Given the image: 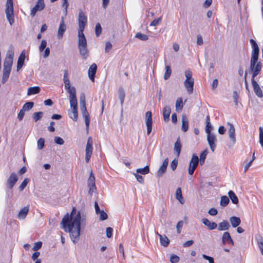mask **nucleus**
I'll return each mask as SVG.
<instances>
[{
    "label": "nucleus",
    "instance_id": "1",
    "mask_svg": "<svg viewBox=\"0 0 263 263\" xmlns=\"http://www.w3.org/2000/svg\"><path fill=\"white\" fill-rule=\"evenodd\" d=\"M81 213L73 208L69 215L67 213L63 217L61 221V228L66 232L70 233L71 239L76 243L79 239L80 234Z\"/></svg>",
    "mask_w": 263,
    "mask_h": 263
},
{
    "label": "nucleus",
    "instance_id": "2",
    "mask_svg": "<svg viewBox=\"0 0 263 263\" xmlns=\"http://www.w3.org/2000/svg\"><path fill=\"white\" fill-rule=\"evenodd\" d=\"M250 42L253 48L250 61V70L252 72V85L255 95L258 98H262L263 97L262 91L257 82L255 80V78L260 72L262 68L261 62H257L259 50L257 44L253 39H251Z\"/></svg>",
    "mask_w": 263,
    "mask_h": 263
},
{
    "label": "nucleus",
    "instance_id": "3",
    "mask_svg": "<svg viewBox=\"0 0 263 263\" xmlns=\"http://www.w3.org/2000/svg\"><path fill=\"white\" fill-rule=\"evenodd\" d=\"M63 81L65 89L69 93L70 105L71 108H72L71 111L69 113V115L71 119L74 121H76L78 118L76 90L74 87L70 86V81L68 78V71L67 70H64Z\"/></svg>",
    "mask_w": 263,
    "mask_h": 263
},
{
    "label": "nucleus",
    "instance_id": "4",
    "mask_svg": "<svg viewBox=\"0 0 263 263\" xmlns=\"http://www.w3.org/2000/svg\"><path fill=\"white\" fill-rule=\"evenodd\" d=\"M78 21V47L80 54L84 59H86L88 57V50L87 47V41L83 31L87 24V18L82 11L79 12Z\"/></svg>",
    "mask_w": 263,
    "mask_h": 263
},
{
    "label": "nucleus",
    "instance_id": "5",
    "mask_svg": "<svg viewBox=\"0 0 263 263\" xmlns=\"http://www.w3.org/2000/svg\"><path fill=\"white\" fill-rule=\"evenodd\" d=\"M13 54H7L4 63L2 83H5L8 79L13 63Z\"/></svg>",
    "mask_w": 263,
    "mask_h": 263
},
{
    "label": "nucleus",
    "instance_id": "6",
    "mask_svg": "<svg viewBox=\"0 0 263 263\" xmlns=\"http://www.w3.org/2000/svg\"><path fill=\"white\" fill-rule=\"evenodd\" d=\"M185 80L184 82V85L189 94L193 92L194 80L192 78V72L190 70L185 71Z\"/></svg>",
    "mask_w": 263,
    "mask_h": 263
},
{
    "label": "nucleus",
    "instance_id": "7",
    "mask_svg": "<svg viewBox=\"0 0 263 263\" xmlns=\"http://www.w3.org/2000/svg\"><path fill=\"white\" fill-rule=\"evenodd\" d=\"M5 12L8 21L12 25L14 22L13 1H7Z\"/></svg>",
    "mask_w": 263,
    "mask_h": 263
},
{
    "label": "nucleus",
    "instance_id": "8",
    "mask_svg": "<svg viewBox=\"0 0 263 263\" xmlns=\"http://www.w3.org/2000/svg\"><path fill=\"white\" fill-rule=\"evenodd\" d=\"M80 103L81 105V110L82 111L83 117L84 119L86 129L88 130L89 126L90 119L89 114L86 109L85 97L83 98H81Z\"/></svg>",
    "mask_w": 263,
    "mask_h": 263
},
{
    "label": "nucleus",
    "instance_id": "9",
    "mask_svg": "<svg viewBox=\"0 0 263 263\" xmlns=\"http://www.w3.org/2000/svg\"><path fill=\"white\" fill-rule=\"evenodd\" d=\"M93 141L91 137L88 138L86 146L85 148V161L88 163L91 157L93 150Z\"/></svg>",
    "mask_w": 263,
    "mask_h": 263
},
{
    "label": "nucleus",
    "instance_id": "10",
    "mask_svg": "<svg viewBox=\"0 0 263 263\" xmlns=\"http://www.w3.org/2000/svg\"><path fill=\"white\" fill-rule=\"evenodd\" d=\"M199 163V158L198 157L194 154L192 156V158L190 162L189 167V174L191 175H193L195 170L197 168L198 164Z\"/></svg>",
    "mask_w": 263,
    "mask_h": 263
},
{
    "label": "nucleus",
    "instance_id": "11",
    "mask_svg": "<svg viewBox=\"0 0 263 263\" xmlns=\"http://www.w3.org/2000/svg\"><path fill=\"white\" fill-rule=\"evenodd\" d=\"M17 180L18 177L17 175L13 172L11 174L9 177L7 179V182L6 183V185L9 189L12 190L14 186L15 185V184H16Z\"/></svg>",
    "mask_w": 263,
    "mask_h": 263
},
{
    "label": "nucleus",
    "instance_id": "12",
    "mask_svg": "<svg viewBox=\"0 0 263 263\" xmlns=\"http://www.w3.org/2000/svg\"><path fill=\"white\" fill-rule=\"evenodd\" d=\"M146 125L147 127V134L148 135L152 130V114L150 111H148L145 114Z\"/></svg>",
    "mask_w": 263,
    "mask_h": 263
},
{
    "label": "nucleus",
    "instance_id": "13",
    "mask_svg": "<svg viewBox=\"0 0 263 263\" xmlns=\"http://www.w3.org/2000/svg\"><path fill=\"white\" fill-rule=\"evenodd\" d=\"M44 7L45 4L44 1H37V4L31 9L30 15L32 16H34L37 11H41Z\"/></svg>",
    "mask_w": 263,
    "mask_h": 263
},
{
    "label": "nucleus",
    "instance_id": "14",
    "mask_svg": "<svg viewBox=\"0 0 263 263\" xmlns=\"http://www.w3.org/2000/svg\"><path fill=\"white\" fill-rule=\"evenodd\" d=\"M207 140L211 151L214 152L216 147V138L215 136L213 134H208Z\"/></svg>",
    "mask_w": 263,
    "mask_h": 263
},
{
    "label": "nucleus",
    "instance_id": "15",
    "mask_svg": "<svg viewBox=\"0 0 263 263\" xmlns=\"http://www.w3.org/2000/svg\"><path fill=\"white\" fill-rule=\"evenodd\" d=\"M66 30V25L65 24L64 17H62L60 26L58 31V36L59 39L62 38L65 31Z\"/></svg>",
    "mask_w": 263,
    "mask_h": 263
},
{
    "label": "nucleus",
    "instance_id": "16",
    "mask_svg": "<svg viewBox=\"0 0 263 263\" xmlns=\"http://www.w3.org/2000/svg\"><path fill=\"white\" fill-rule=\"evenodd\" d=\"M88 186L89 187V192H93L96 189L95 185V177L92 172H91L88 180Z\"/></svg>",
    "mask_w": 263,
    "mask_h": 263
},
{
    "label": "nucleus",
    "instance_id": "17",
    "mask_svg": "<svg viewBox=\"0 0 263 263\" xmlns=\"http://www.w3.org/2000/svg\"><path fill=\"white\" fill-rule=\"evenodd\" d=\"M222 241L223 245L228 243L234 245V241L228 232H225L223 233L222 237Z\"/></svg>",
    "mask_w": 263,
    "mask_h": 263
},
{
    "label": "nucleus",
    "instance_id": "18",
    "mask_svg": "<svg viewBox=\"0 0 263 263\" xmlns=\"http://www.w3.org/2000/svg\"><path fill=\"white\" fill-rule=\"evenodd\" d=\"M229 126V135L230 139L232 141L233 143H235L236 142L235 138V129L234 125L231 123H228Z\"/></svg>",
    "mask_w": 263,
    "mask_h": 263
},
{
    "label": "nucleus",
    "instance_id": "19",
    "mask_svg": "<svg viewBox=\"0 0 263 263\" xmlns=\"http://www.w3.org/2000/svg\"><path fill=\"white\" fill-rule=\"evenodd\" d=\"M97 66L95 63H93L90 65L88 69V76L90 79L94 82L95 76L97 71Z\"/></svg>",
    "mask_w": 263,
    "mask_h": 263
},
{
    "label": "nucleus",
    "instance_id": "20",
    "mask_svg": "<svg viewBox=\"0 0 263 263\" xmlns=\"http://www.w3.org/2000/svg\"><path fill=\"white\" fill-rule=\"evenodd\" d=\"M25 59V53L24 51H23L21 53V54L18 57V60H17V71H18L20 69H21L22 68V67H23Z\"/></svg>",
    "mask_w": 263,
    "mask_h": 263
},
{
    "label": "nucleus",
    "instance_id": "21",
    "mask_svg": "<svg viewBox=\"0 0 263 263\" xmlns=\"http://www.w3.org/2000/svg\"><path fill=\"white\" fill-rule=\"evenodd\" d=\"M203 223L207 226L210 230H214L217 227V224L215 222H211L207 218L202 219Z\"/></svg>",
    "mask_w": 263,
    "mask_h": 263
},
{
    "label": "nucleus",
    "instance_id": "22",
    "mask_svg": "<svg viewBox=\"0 0 263 263\" xmlns=\"http://www.w3.org/2000/svg\"><path fill=\"white\" fill-rule=\"evenodd\" d=\"M189 128V120L185 115L182 116V126L181 129L183 132H186Z\"/></svg>",
    "mask_w": 263,
    "mask_h": 263
},
{
    "label": "nucleus",
    "instance_id": "23",
    "mask_svg": "<svg viewBox=\"0 0 263 263\" xmlns=\"http://www.w3.org/2000/svg\"><path fill=\"white\" fill-rule=\"evenodd\" d=\"M168 159L167 158H166L163 161L161 166H160L159 170L158 171V174L159 175H161L166 171L167 166L168 165Z\"/></svg>",
    "mask_w": 263,
    "mask_h": 263
},
{
    "label": "nucleus",
    "instance_id": "24",
    "mask_svg": "<svg viewBox=\"0 0 263 263\" xmlns=\"http://www.w3.org/2000/svg\"><path fill=\"white\" fill-rule=\"evenodd\" d=\"M171 108L168 106H165L163 109V116L164 118V120L165 122H167L170 119V115L171 114Z\"/></svg>",
    "mask_w": 263,
    "mask_h": 263
},
{
    "label": "nucleus",
    "instance_id": "25",
    "mask_svg": "<svg viewBox=\"0 0 263 263\" xmlns=\"http://www.w3.org/2000/svg\"><path fill=\"white\" fill-rule=\"evenodd\" d=\"M156 234L158 235V236L159 237L161 245L164 247L168 246L170 243V240L165 235H161L158 232L156 233Z\"/></svg>",
    "mask_w": 263,
    "mask_h": 263
},
{
    "label": "nucleus",
    "instance_id": "26",
    "mask_svg": "<svg viewBox=\"0 0 263 263\" xmlns=\"http://www.w3.org/2000/svg\"><path fill=\"white\" fill-rule=\"evenodd\" d=\"M229 228L230 224L229 222L227 220H223L219 223L217 229L219 231H225L228 230Z\"/></svg>",
    "mask_w": 263,
    "mask_h": 263
},
{
    "label": "nucleus",
    "instance_id": "27",
    "mask_svg": "<svg viewBox=\"0 0 263 263\" xmlns=\"http://www.w3.org/2000/svg\"><path fill=\"white\" fill-rule=\"evenodd\" d=\"M230 221L233 228L238 227L241 223L240 219L236 216H232L230 218Z\"/></svg>",
    "mask_w": 263,
    "mask_h": 263
},
{
    "label": "nucleus",
    "instance_id": "28",
    "mask_svg": "<svg viewBox=\"0 0 263 263\" xmlns=\"http://www.w3.org/2000/svg\"><path fill=\"white\" fill-rule=\"evenodd\" d=\"M175 198L177 199L181 204L184 203V200L182 196L181 187H178L176 191Z\"/></svg>",
    "mask_w": 263,
    "mask_h": 263
},
{
    "label": "nucleus",
    "instance_id": "29",
    "mask_svg": "<svg viewBox=\"0 0 263 263\" xmlns=\"http://www.w3.org/2000/svg\"><path fill=\"white\" fill-rule=\"evenodd\" d=\"M182 145L180 138H178L176 140L174 145V151L176 152L177 157H179L181 152Z\"/></svg>",
    "mask_w": 263,
    "mask_h": 263
},
{
    "label": "nucleus",
    "instance_id": "30",
    "mask_svg": "<svg viewBox=\"0 0 263 263\" xmlns=\"http://www.w3.org/2000/svg\"><path fill=\"white\" fill-rule=\"evenodd\" d=\"M205 122H206V126H205V132L207 134H212L211 133V130H212L213 129V127L211 124V123H210V117L209 115H208L206 117V119H205Z\"/></svg>",
    "mask_w": 263,
    "mask_h": 263
},
{
    "label": "nucleus",
    "instance_id": "31",
    "mask_svg": "<svg viewBox=\"0 0 263 263\" xmlns=\"http://www.w3.org/2000/svg\"><path fill=\"white\" fill-rule=\"evenodd\" d=\"M29 212V206H25L19 212L18 217L20 218H25Z\"/></svg>",
    "mask_w": 263,
    "mask_h": 263
},
{
    "label": "nucleus",
    "instance_id": "32",
    "mask_svg": "<svg viewBox=\"0 0 263 263\" xmlns=\"http://www.w3.org/2000/svg\"><path fill=\"white\" fill-rule=\"evenodd\" d=\"M228 195H229V198L231 200L232 202L234 204H237L238 203V202H239L238 199L233 191H230L228 192Z\"/></svg>",
    "mask_w": 263,
    "mask_h": 263
},
{
    "label": "nucleus",
    "instance_id": "33",
    "mask_svg": "<svg viewBox=\"0 0 263 263\" xmlns=\"http://www.w3.org/2000/svg\"><path fill=\"white\" fill-rule=\"evenodd\" d=\"M40 91V88L38 86L29 87L28 89L27 95L30 96V95L37 94V93H39Z\"/></svg>",
    "mask_w": 263,
    "mask_h": 263
},
{
    "label": "nucleus",
    "instance_id": "34",
    "mask_svg": "<svg viewBox=\"0 0 263 263\" xmlns=\"http://www.w3.org/2000/svg\"><path fill=\"white\" fill-rule=\"evenodd\" d=\"M229 202L230 200L229 197L227 196H222L221 197L220 204L221 206L225 207L229 204Z\"/></svg>",
    "mask_w": 263,
    "mask_h": 263
},
{
    "label": "nucleus",
    "instance_id": "35",
    "mask_svg": "<svg viewBox=\"0 0 263 263\" xmlns=\"http://www.w3.org/2000/svg\"><path fill=\"white\" fill-rule=\"evenodd\" d=\"M183 104L182 98H178L176 102V110H181L183 108Z\"/></svg>",
    "mask_w": 263,
    "mask_h": 263
},
{
    "label": "nucleus",
    "instance_id": "36",
    "mask_svg": "<svg viewBox=\"0 0 263 263\" xmlns=\"http://www.w3.org/2000/svg\"><path fill=\"white\" fill-rule=\"evenodd\" d=\"M172 73V70L171 68V66L170 65H167L165 66V72L164 75V79L165 80L168 79L171 76Z\"/></svg>",
    "mask_w": 263,
    "mask_h": 263
},
{
    "label": "nucleus",
    "instance_id": "37",
    "mask_svg": "<svg viewBox=\"0 0 263 263\" xmlns=\"http://www.w3.org/2000/svg\"><path fill=\"white\" fill-rule=\"evenodd\" d=\"M43 113L42 111L35 112L33 114V119L34 121L36 122L42 119Z\"/></svg>",
    "mask_w": 263,
    "mask_h": 263
},
{
    "label": "nucleus",
    "instance_id": "38",
    "mask_svg": "<svg viewBox=\"0 0 263 263\" xmlns=\"http://www.w3.org/2000/svg\"><path fill=\"white\" fill-rule=\"evenodd\" d=\"M149 168L148 166H145L144 168H138L137 170V172L142 175H145L149 173Z\"/></svg>",
    "mask_w": 263,
    "mask_h": 263
},
{
    "label": "nucleus",
    "instance_id": "39",
    "mask_svg": "<svg viewBox=\"0 0 263 263\" xmlns=\"http://www.w3.org/2000/svg\"><path fill=\"white\" fill-rule=\"evenodd\" d=\"M33 102H28L24 104L22 109L25 111L29 110L33 107Z\"/></svg>",
    "mask_w": 263,
    "mask_h": 263
},
{
    "label": "nucleus",
    "instance_id": "40",
    "mask_svg": "<svg viewBox=\"0 0 263 263\" xmlns=\"http://www.w3.org/2000/svg\"><path fill=\"white\" fill-rule=\"evenodd\" d=\"M135 37L141 41H146L148 39V37L146 34H143L141 32L137 33L136 34Z\"/></svg>",
    "mask_w": 263,
    "mask_h": 263
},
{
    "label": "nucleus",
    "instance_id": "41",
    "mask_svg": "<svg viewBox=\"0 0 263 263\" xmlns=\"http://www.w3.org/2000/svg\"><path fill=\"white\" fill-rule=\"evenodd\" d=\"M207 155V152L206 150L203 151L200 155V160L199 162L201 165H202L204 163V161Z\"/></svg>",
    "mask_w": 263,
    "mask_h": 263
},
{
    "label": "nucleus",
    "instance_id": "42",
    "mask_svg": "<svg viewBox=\"0 0 263 263\" xmlns=\"http://www.w3.org/2000/svg\"><path fill=\"white\" fill-rule=\"evenodd\" d=\"M37 148L39 149H42L43 148L45 145V140L44 138H40L37 142Z\"/></svg>",
    "mask_w": 263,
    "mask_h": 263
},
{
    "label": "nucleus",
    "instance_id": "43",
    "mask_svg": "<svg viewBox=\"0 0 263 263\" xmlns=\"http://www.w3.org/2000/svg\"><path fill=\"white\" fill-rule=\"evenodd\" d=\"M102 32V28L100 23H97L95 27V33L97 37L99 36Z\"/></svg>",
    "mask_w": 263,
    "mask_h": 263
},
{
    "label": "nucleus",
    "instance_id": "44",
    "mask_svg": "<svg viewBox=\"0 0 263 263\" xmlns=\"http://www.w3.org/2000/svg\"><path fill=\"white\" fill-rule=\"evenodd\" d=\"M47 45V42L46 40H43L41 41V43L40 44V46L39 47V51L40 52H42L44 51V50L45 49Z\"/></svg>",
    "mask_w": 263,
    "mask_h": 263
},
{
    "label": "nucleus",
    "instance_id": "45",
    "mask_svg": "<svg viewBox=\"0 0 263 263\" xmlns=\"http://www.w3.org/2000/svg\"><path fill=\"white\" fill-rule=\"evenodd\" d=\"M179 261V257L175 254L172 255L170 258V261L172 263H177Z\"/></svg>",
    "mask_w": 263,
    "mask_h": 263
},
{
    "label": "nucleus",
    "instance_id": "46",
    "mask_svg": "<svg viewBox=\"0 0 263 263\" xmlns=\"http://www.w3.org/2000/svg\"><path fill=\"white\" fill-rule=\"evenodd\" d=\"M99 214H100V219L101 220H105L108 218L107 214L104 211H101Z\"/></svg>",
    "mask_w": 263,
    "mask_h": 263
},
{
    "label": "nucleus",
    "instance_id": "47",
    "mask_svg": "<svg viewBox=\"0 0 263 263\" xmlns=\"http://www.w3.org/2000/svg\"><path fill=\"white\" fill-rule=\"evenodd\" d=\"M113 229L110 227H107L106 230V236L110 238L112 236Z\"/></svg>",
    "mask_w": 263,
    "mask_h": 263
},
{
    "label": "nucleus",
    "instance_id": "48",
    "mask_svg": "<svg viewBox=\"0 0 263 263\" xmlns=\"http://www.w3.org/2000/svg\"><path fill=\"white\" fill-rule=\"evenodd\" d=\"M29 180L25 178L19 186L20 190L22 191L26 186Z\"/></svg>",
    "mask_w": 263,
    "mask_h": 263
},
{
    "label": "nucleus",
    "instance_id": "49",
    "mask_svg": "<svg viewBox=\"0 0 263 263\" xmlns=\"http://www.w3.org/2000/svg\"><path fill=\"white\" fill-rule=\"evenodd\" d=\"M183 221L181 220V221H179L177 224V226H176V228H177V233L178 234H180V232H181V228H182L183 227Z\"/></svg>",
    "mask_w": 263,
    "mask_h": 263
},
{
    "label": "nucleus",
    "instance_id": "50",
    "mask_svg": "<svg viewBox=\"0 0 263 263\" xmlns=\"http://www.w3.org/2000/svg\"><path fill=\"white\" fill-rule=\"evenodd\" d=\"M178 164V159H174L171 163V167L173 171H174L176 170Z\"/></svg>",
    "mask_w": 263,
    "mask_h": 263
},
{
    "label": "nucleus",
    "instance_id": "51",
    "mask_svg": "<svg viewBox=\"0 0 263 263\" xmlns=\"http://www.w3.org/2000/svg\"><path fill=\"white\" fill-rule=\"evenodd\" d=\"M42 246V242L41 241H38L34 243V246L33 247V250L34 251H37L39 250Z\"/></svg>",
    "mask_w": 263,
    "mask_h": 263
},
{
    "label": "nucleus",
    "instance_id": "52",
    "mask_svg": "<svg viewBox=\"0 0 263 263\" xmlns=\"http://www.w3.org/2000/svg\"><path fill=\"white\" fill-rule=\"evenodd\" d=\"M54 141L57 144L59 145H62L64 143L63 139L59 137H55L54 138Z\"/></svg>",
    "mask_w": 263,
    "mask_h": 263
},
{
    "label": "nucleus",
    "instance_id": "53",
    "mask_svg": "<svg viewBox=\"0 0 263 263\" xmlns=\"http://www.w3.org/2000/svg\"><path fill=\"white\" fill-rule=\"evenodd\" d=\"M161 21V17L154 19L151 23V26H156L159 24Z\"/></svg>",
    "mask_w": 263,
    "mask_h": 263
},
{
    "label": "nucleus",
    "instance_id": "54",
    "mask_svg": "<svg viewBox=\"0 0 263 263\" xmlns=\"http://www.w3.org/2000/svg\"><path fill=\"white\" fill-rule=\"evenodd\" d=\"M24 115H25V110H24L23 109H21L20 110V111L18 114V116H17V118H18V120L20 121L22 120L24 117Z\"/></svg>",
    "mask_w": 263,
    "mask_h": 263
},
{
    "label": "nucleus",
    "instance_id": "55",
    "mask_svg": "<svg viewBox=\"0 0 263 263\" xmlns=\"http://www.w3.org/2000/svg\"><path fill=\"white\" fill-rule=\"evenodd\" d=\"M111 48H112L111 44L109 42H107L105 44V52L108 53L111 50Z\"/></svg>",
    "mask_w": 263,
    "mask_h": 263
},
{
    "label": "nucleus",
    "instance_id": "56",
    "mask_svg": "<svg viewBox=\"0 0 263 263\" xmlns=\"http://www.w3.org/2000/svg\"><path fill=\"white\" fill-rule=\"evenodd\" d=\"M202 257L206 260H208L209 261V263H214V259L213 257L207 256L205 254H203Z\"/></svg>",
    "mask_w": 263,
    "mask_h": 263
},
{
    "label": "nucleus",
    "instance_id": "57",
    "mask_svg": "<svg viewBox=\"0 0 263 263\" xmlns=\"http://www.w3.org/2000/svg\"><path fill=\"white\" fill-rule=\"evenodd\" d=\"M119 251L120 253L122 254L123 257L124 258L125 257V253H124L123 245L122 243H120L119 245Z\"/></svg>",
    "mask_w": 263,
    "mask_h": 263
},
{
    "label": "nucleus",
    "instance_id": "58",
    "mask_svg": "<svg viewBox=\"0 0 263 263\" xmlns=\"http://www.w3.org/2000/svg\"><path fill=\"white\" fill-rule=\"evenodd\" d=\"M209 214L212 216H215L217 214V210L215 208H211L208 212Z\"/></svg>",
    "mask_w": 263,
    "mask_h": 263
},
{
    "label": "nucleus",
    "instance_id": "59",
    "mask_svg": "<svg viewBox=\"0 0 263 263\" xmlns=\"http://www.w3.org/2000/svg\"><path fill=\"white\" fill-rule=\"evenodd\" d=\"M135 176H136V178L137 181L139 183H140L141 184H143L144 183V179L142 176L138 175V174H136Z\"/></svg>",
    "mask_w": 263,
    "mask_h": 263
},
{
    "label": "nucleus",
    "instance_id": "60",
    "mask_svg": "<svg viewBox=\"0 0 263 263\" xmlns=\"http://www.w3.org/2000/svg\"><path fill=\"white\" fill-rule=\"evenodd\" d=\"M197 44L199 45H201L203 44V40L202 36L200 34L197 35Z\"/></svg>",
    "mask_w": 263,
    "mask_h": 263
},
{
    "label": "nucleus",
    "instance_id": "61",
    "mask_svg": "<svg viewBox=\"0 0 263 263\" xmlns=\"http://www.w3.org/2000/svg\"><path fill=\"white\" fill-rule=\"evenodd\" d=\"M254 161V158L252 159L248 163H247L245 166L244 172H246L251 165L252 162Z\"/></svg>",
    "mask_w": 263,
    "mask_h": 263
},
{
    "label": "nucleus",
    "instance_id": "62",
    "mask_svg": "<svg viewBox=\"0 0 263 263\" xmlns=\"http://www.w3.org/2000/svg\"><path fill=\"white\" fill-rule=\"evenodd\" d=\"M193 243H194L193 240H188V241L185 242L184 243H183V247L184 248H186V247L191 246V245H192L193 244Z\"/></svg>",
    "mask_w": 263,
    "mask_h": 263
},
{
    "label": "nucleus",
    "instance_id": "63",
    "mask_svg": "<svg viewBox=\"0 0 263 263\" xmlns=\"http://www.w3.org/2000/svg\"><path fill=\"white\" fill-rule=\"evenodd\" d=\"M226 128L223 126H220L218 128V133L220 135H223L226 132Z\"/></svg>",
    "mask_w": 263,
    "mask_h": 263
},
{
    "label": "nucleus",
    "instance_id": "64",
    "mask_svg": "<svg viewBox=\"0 0 263 263\" xmlns=\"http://www.w3.org/2000/svg\"><path fill=\"white\" fill-rule=\"evenodd\" d=\"M40 255V253L39 252H35L34 253H33L31 258L33 260H35L38 258Z\"/></svg>",
    "mask_w": 263,
    "mask_h": 263
}]
</instances>
